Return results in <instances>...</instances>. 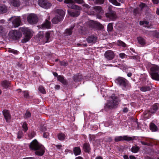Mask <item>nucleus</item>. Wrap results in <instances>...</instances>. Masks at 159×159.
Wrapping results in <instances>:
<instances>
[{"instance_id":"nucleus-1","label":"nucleus","mask_w":159,"mask_h":159,"mask_svg":"<svg viewBox=\"0 0 159 159\" xmlns=\"http://www.w3.org/2000/svg\"><path fill=\"white\" fill-rule=\"evenodd\" d=\"M65 3L68 4L67 7L73 9V10H68V13L70 16L73 17H77L80 14V10H81V8L77 5H75V3L79 4L84 3L83 0H65Z\"/></svg>"},{"instance_id":"nucleus-2","label":"nucleus","mask_w":159,"mask_h":159,"mask_svg":"<svg viewBox=\"0 0 159 159\" xmlns=\"http://www.w3.org/2000/svg\"><path fill=\"white\" fill-rule=\"evenodd\" d=\"M29 147L31 150L35 151V154L36 155L42 156L45 153L44 146L39 143L36 139L30 143Z\"/></svg>"},{"instance_id":"nucleus-3","label":"nucleus","mask_w":159,"mask_h":159,"mask_svg":"<svg viewBox=\"0 0 159 159\" xmlns=\"http://www.w3.org/2000/svg\"><path fill=\"white\" fill-rule=\"evenodd\" d=\"M110 98L111 100L108 101L105 104L104 109L106 111L117 108L120 101V98L114 94H112Z\"/></svg>"},{"instance_id":"nucleus-4","label":"nucleus","mask_w":159,"mask_h":159,"mask_svg":"<svg viewBox=\"0 0 159 159\" xmlns=\"http://www.w3.org/2000/svg\"><path fill=\"white\" fill-rule=\"evenodd\" d=\"M116 84L121 87L124 90H126L128 87L129 82L125 78L120 76L118 77L115 80Z\"/></svg>"},{"instance_id":"nucleus-5","label":"nucleus","mask_w":159,"mask_h":159,"mask_svg":"<svg viewBox=\"0 0 159 159\" xmlns=\"http://www.w3.org/2000/svg\"><path fill=\"white\" fill-rule=\"evenodd\" d=\"M56 12L58 15H56L52 20V23L54 24H57L59 22L62 21L65 15V12L61 9L57 10Z\"/></svg>"},{"instance_id":"nucleus-6","label":"nucleus","mask_w":159,"mask_h":159,"mask_svg":"<svg viewBox=\"0 0 159 159\" xmlns=\"http://www.w3.org/2000/svg\"><path fill=\"white\" fill-rule=\"evenodd\" d=\"M150 74L152 79L159 81V67L156 65L152 66L150 68Z\"/></svg>"},{"instance_id":"nucleus-7","label":"nucleus","mask_w":159,"mask_h":159,"mask_svg":"<svg viewBox=\"0 0 159 159\" xmlns=\"http://www.w3.org/2000/svg\"><path fill=\"white\" fill-rule=\"evenodd\" d=\"M88 26L89 28L100 30L103 28V25L98 22L90 20L87 23Z\"/></svg>"},{"instance_id":"nucleus-8","label":"nucleus","mask_w":159,"mask_h":159,"mask_svg":"<svg viewBox=\"0 0 159 159\" xmlns=\"http://www.w3.org/2000/svg\"><path fill=\"white\" fill-rule=\"evenodd\" d=\"M21 33L19 31L12 30L8 34L9 38L14 40L19 39L22 36Z\"/></svg>"},{"instance_id":"nucleus-9","label":"nucleus","mask_w":159,"mask_h":159,"mask_svg":"<svg viewBox=\"0 0 159 159\" xmlns=\"http://www.w3.org/2000/svg\"><path fill=\"white\" fill-rule=\"evenodd\" d=\"M25 37L22 40L23 43H26L29 41L32 36L31 32L27 28H23L22 30Z\"/></svg>"},{"instance_id":"nucleus-10","label":"nucleus","mask_w":159,"mask_h":159,"mask_svg":"<svg viewBox=\"0 0 159 159\" xmlns=\"http://www.w3.org/2000/svg\"><path fill=\"white\" fill-rule=\"evenodd\" d=\"M105 15L106 18L109 20L115 21L117 18L116 12L111 9H109L108 12Z\"/></svg>"},{"instance_id":"nucleus-11","label":"nucleus","mask_w":159,"mask_h":159,"mask_svg":"<svg viewBox=\"0 0 159 159\" xmlns=\"http://www.w3.org/2000/svg\"><path fill=\"white\" fill-rule=\"evenodd\" d=\"M38 18L37 16L34 14H30L27 17V21L31 24H35L38 21Z\"/></svg>"},{"instance_id":"nucleus-12","label":"nucleus","mask_w":159,"mask_h":159,"mask_svg":"<svg viewBox=\"0 0 159 159\" xmlns=\"http://www.w3.org/2000/svg\"><path fill=\"white\" fill-rule=\"evenodd\" d=\"M134 140V139L130 137H129L127 135H124L123 136H116L115 137L114 140L116 142H117L120 141L124 140L129 141H132Z\"/></svg>"},{"instance_id":"nucleus-13","label":"nucleus","mask_w":159,"mask_h":159,"mask_svg":"<svg viewBox=\"0 0 159 159\" xmlns=\"http://www.w3.org/2000/svg\"><path fill=\"white\" fill-rule=\"evenodd\" d=\"M104 56L107 60L110 61L112 60L114 58L115 54L112 51L108 50L105 52Z\"/></svg>"},{"instance_id":"nucleus-14","label":"nucleus","mask_w":159,"mask_h":159,"mask_svg":"<svg viewBox=\"0 0 159 159\" xmlns=\"http://www.w3.org/2000/svg\"><path fill=\"white\" fill-rule=\"evenodd\" d=\"M39 5L43 8H49L51 6V4L47 0H39Z\"/></svg>"},{"instance_id":"nucleus-15","label":"nucleus","mask_w":159,"mask_h":159,"mask_svg":"<svg viewBox=\"0 0 159 159\" xmlns=\"http://www.w3.org/2000/svg\"><path fill=\"white\" fill-rule=\"evenodd\" d=\"M3 114L7 122H10L11 120V117L9 111L4 110L2 111Z\"/></svg>"},{"instance_id":"nucleus-16","label":"nucleus","mask_w":159,"mask_h":159,"mask_svg":"<svg viewBox=\"0 0 159 159\" xmlns=\"http://www.w3.org/2000/svg\"><path fill=\"white\" fill-rule=\"evenodd\" d=\"M97 37L94 35L89 36L86 39V41L88 43H95L97 41Z\"/></svg>"},{"instance_id":"nucleus-17","label":"nucleus","mask_w":159,"mask_h":159,"mask_svg":"<svg viewBox=\"0 0 159 159\" xmlns=\"http://www.w3.org/2000/svg\"><path fill=\"white\" fill-rule=\"evenodd\" d=\"M74 81L75 82L80 81L83 79L82 75L80 73L74 75L72 77Z\"/></svg>"},{"instance_id":"nucleus-18","label":"nucleus","mask_w":159,"mask_h":159,"mask_svg":"<svg viewBox=\"0 0 159 159\" xmlns=\"http://www.w3.org/2000/svg\"><path fill=\"white\" fill-rule=\"evenodd\" d=\"M51 33L50 31H48L46 32L44 36H43V42L44 43H47L50 42Z\"/></svg>"},{"instance_id":"nucleus-19","label":"nucleus","mask_w":159,"mask_h":159,"mask_svg":"<svg viewBox=\"0 0 159 159\" xmlns=\"http://www.w3.org/2000/svg\"><path fill=\"white\" fill-rule=\"evenodd\" d=\"M83 149L84 152L88 153H90L91 150V147L89 143H85L83 145Z\"/></svg>"},{"instance_id":"nucleus-20","label":"nucleus","mask_w":159,"mask_h":159,"mask_svg":"<svg viewBox=\"0 0 159 159\" xmlns=\"http://www.w3.org/2000/svg\"><path fill=\"white\" fill-rule=\"evenodd\" d=\"M21 19L19 17L15 18L12 21V23L14 27H17L20 25Z\"/></svg>"},{"instance_id":"nucleus-21","label":"nucleus","mask_w":159,"mask_h":159,"mask_svg":"<svg viewBox=\"0 0 159 159\" xmlns=\"http://www.w3.org/2000/svg\"><path fill=\"white\" fill-rule=\"evenodd\" d=\"M57 80L64 85H66L68 84L67 80L64 78L63 75H59L57 77Z\"/></svg>"},{"instance_id":"nucleus-22","label":"nucleus","mask_w":159,"mask_h":159,"mask_svg":"<svg viewBox=\"0 0 159 159\" xmlns=\"http://www.w3.org/2000/svg\"><path fill=\"white\" fill-rule=\"evenodd\" d=\"M159 105L157 103H155L152 106L149 112L152 114L155 113L158 110L159 107Z\"/></svg>"},{"instance_id":"nucleus-23","label":"nucleus","mask_w":159,"mask_h":159,"mask_svg":"<svg viewBox=\"0 0 159 159\" xmlns=\"http://www.w3.org/2000/svg\"><path fill=\"white\" fill-rule=\"evenodd\" d=\"M41 27L43 29H49L51 27V22L47 20H46L45 22L43 24Z\"/></svg>"},{"instance_id":"nucleus-24","label":"nucleus","mask_w":159,"mask_h":159,"mask_svg":"<svg viewBox=\"0 0 159 159\" xmlns=\"http://www.w3.org/2000/svg\"><path fill=\"white\" fill-rule=\"evenodd\" d=\"M1 84L4 88L7 89L10 87L11 83L9 81L5 80L1 81Z\"/></svg>"},{"instance_id":"nucleus-25","label":"nucleus","mask_w":159,"mask_h":159,"mask_svg":"<svg viewBox=\"0 0 159 159\" xmlns=\"http://www.w3.org/2000/svg\"><path fill=\"white\" fill-rule=\"evenodd\" d=\"M75 25L71 26L69 28L66 29L64 32V34L65 35L68 36L72 34V30H73Z\"/></svg>"},{"instance_id":"nucleus-26","label":"nucleus","mask_w":159,"mask_h":159,"mask_svg":"<svg viewBox=\"0 0 159 159\" xmlns=\"http://www.w3.org/2000/svg\"><path fill=\"white\" fill-rule=\"evenodd\" d=\"M93 8L98 14H102L103 13V10L100 6H95Z\"/></svg>"},{"instance_id":"nucleus-27","label":"nucleus","mask_w":159,"mask_h":159,"mask_svg":"<svg viewBox=\"0 0 159 159\" xmlns=\"http://www.w3.org/2000/svg\"><path fill=\"white\" fill-rule=\"evenodd\" d=\"M10 2L11 5L15 7H19L20 4L19 0H11Z\"/></svg>"},{"instance_id":"nucleus-28","label":"nucleus","mask_w":159,"mask_h":159,"mask_svg":"<svg viewBox=\"0 0 159 159\" xmlns=\"http://www.w3.org/2000/svg\"><path fill=\"white\" fill-rule=\"evenodd\" d=\"M73 151L74 155L75 156H77L80 154L81 150L80 147H77L73 148Z\"/></svg>"},{"instance_id":"nucleus-29","label":"nucleus","mask_w":159,"mask_h":159,"mask_svg":"<svg viewBox=\"0 0 159 159\" xmlns=\"http://www.w3.org/2000/svg\"><path fill=\"white\" fill-rule=\"evenodd\" d=\"M139 88L141 91L143 92L149 91L151 89L150 87L148 85H144L140 87Z\"/></svg>"},{"instance_id":"nucleus-30","label":"nucleus","mask_w":159,"mask_h":159,"mask_svg":"<svg viewBox=\"0 0 159 159\" xmlns=\"http://www.w3.org/2000/svg\"><path fill=\"white\" fill-rule=\"evenodd\" d=\"M150 129L152 132H156L158 130L157 126L154 124V123L151 122L150 125Z\"/></svg>"},{"instance_id":"nucleus-31","label":"nucleus","mask_w":159,"mask_h":159,"mask_svg":"<svg viewBox=\"0 0 159 159\" xmlns=\"http://www.w3.org/2000/svg\"><path fill=\"white\" fill-rule=\"evenodd\" d=\"M137 39L139 43L142 45H144L146 44V41L145 39L142 37H138Z\"/></svg>"},{"instance_id":"nucleus-32","label":"nucleus","mask_w":159,"mask_h":159,"mask_svg":"<svg viewBox=\"0 0 159 159\" xmlns=\"http://www.w3.org/2000/svg\"><path fill=\"white\" fill-rule=\"evenodd\" d=\"M140 148L137 146H133L131 149V151L134 153H136L139 151Z\"/></svg>"},{"instance_id":"nucleus-33","label":"nucleus","mask_w":159,"mask_h":159,"mask_svg":"<svg viewBox=\"0 0 159 159\" xmlns=\"http://www.w3.org/2000/svg\"><path fill=\"white\" fill-rule=\"evenodd\" d=\"M7 9L5 5L0 6V14H3L6 12Z\"/></svg>"},{"instance_id":"nucleus-34","label":"nucleus","mask_w":159,"mask_h":159,"mask_svg":"<svg viewBox=\"0 0 159 159\" xmlns=\"http://www.w3.org/2000/svg\"><path fill=\"white\" fill-rule=\"evenodd\" d=\"M117 45L119 46L123 47H125L126 46V44L124 42L120 40H119L117 41Z\"/></svg>"},{"instance_id":"nucleus-35","label":"nucleus","mask_w":159,"mask_h":159,"mask_svg":"<svg viewBox=\"0 0 159 159\" xmlns=\"http://www.w3.org/2000/svg\"><path fill=\"white\" fill-rule=\"evenodd\" d=\"M58 138L60 140H64L65 138V135L62 133H60L58 134Z\"/></svg>"},{"instance_id":"nucleus-36","label":"nucleus","mask_w":159,"mask_h":159,"mask_svg":"<svg viewBox=\"0 0 159 159\" xmlns=\"http://www.w3.org/2000/svg\"><path fill=\"white\" fill-rule=\"evenodd\" d=\"M113 29V23H109L107 26V30L108 32H111Z\"/></svg>"},{"instance_id":"nucleus-37","label":"nucleus","mask_w":159,"mask_h":159,"mask_svg":"<svg viewBox=\"0 0 159 159\" xmlns=\"http://www.w3.org/2000/svg\"><path fill=\"white\" fill-rule=\"evenodd\" d=\"M22 127L23 129L24 132L25 133L26 132L28 129V127L27 126V124L25 122L23 123L22 125Z\"/></svg>"},{"instance_id":"nucleus-38","label":"nucleus","mask_w":159,"mask_h":159,"mask_svg":"<svg viewBox=\"0 0 159 159\" xmlns=\"http://www.w3.org/2000/svg\"><path fill=\"white\" fill-rule=\"evenodd\" d=\"M40 92L43 94H44L46 93L45 90L43 87L42 86H40L38 88Z\"/></svg>"},{"instance_id":"nucleus-39","label":"nucleus","mask_w":159,"mask_h":159,"mask_svg":"<svg viewBox=\"0 0 159 159\" xmlns=\"http://www.w3.org/2000/svg\"><path fill=\"white\" fill-rule=\"evenodd\" d=\"M110 2H111L113 4L117 6H120V4L116 0H109Z\"/></svg>"},{"instance_id":"nucleus-40","label":"nucleus","mask_w":159,"mask_h":159,"mask_svg":"<svg viewBox=\"0 0 159 159\" xmlns=\"http://www.w3.org/2000/svg\"><path fill=\"white\" fill-rule=\"evenodd\" d=\"M60 65L64 66H67L68 65V62L67 61L63 60L62 61H60Z\"/></svg>"},{"instance_id":"nucleus-41","label":"nucleus","mask_w":159,"mask_h":159,"mask_svg":"<svg viewBox=\"0 0 159 159\" xmlns=\"http://www.w3.org/2000/svg\"><path fill=\"white\" fill-rule=\"evenodd\" d=\"M36 134L35 132L34 131H32L28 134V136L30 139H31L34 137Z\"/></svg>"},{"instance_id":"nucleus-42","label":"nucleus","mask_w":159,"mask_h":159,"mask_svg":"<svg viewBox=\"0 0 159 159\" xmlns=\"http://www.w3.org/2000/svg\"><path fill=\"white\" fill-rule=\"evenodd\" d=\"M139 10L138 8H135L133 10V14L135 16H138L139 14Z\"/></svg>"},{"instance_id":"nucleus-43","label":"nucleus","mask_w":159,"mask_h":159,"mask_svg":"<svg viewBox=\"0 0 159 159\" xmlns=\"http://www.w3.org/2000/svg\"><path fill=\"white\" fill-rule=\"evenodd\" d=\"M8 52H9L12 53L14 54H17L19 52L18 51L12 49H9Z\"/></svg>"},{"instance_id":"nucleus-44","label":"nucleus","mask_w":159,"mask_h":159,"mask_svg":"<svg viewBox=\"0 0 159 159\" xmlns=\"http://www.w3.org/2000/svg\"><path fill=\"white\" fill-rule=\"evenodd\" d=\"M31 116V113L29 111H26L25 114V118H27L30 117Z\"/></svg>"},{"instance_id":"nucleus-45","label":"nucleus","mask_w":159,"mask_h":159,"mask_svg":"<svg viewBox=\"0 0 159 159\" xmlns=\"http://www.w3.org/2000/svg\"><path fill=\"white\" fill-rule=\"evenodd\" d=\"M23 136V133L22 131H19L17 134V138L19 139H20Z\"/></svg>"},{"instance_id":"nucleus-46","label":"nucleus","mask_w":159,"mask_h":159,"mask_svg":"<svg viewBox=\"0 0 159 159\" xmlns=\"http://www.w3.org/2000/svg\"><path fill=\"white\" fill-rule=\"evenodd\" d=\"M153 36L159 39V32L156 31H154L153 33Z\"/></svg>"},{"instance_id":"nucleus-47","label":"nucleus","mask_w":159,"mask_h":159,"mask_svg":"<svg viewBox=\"0 0 159 159\" xmlns=\"http://www.w3.org/2000/svg\"><path fill=\"white\" fill-rule=\"evenodd\" d=\"M5 30V29L2 25H0V34H3Z\"/></svg>"},{"instance_id":"nucleus-48","label":"nucleus","mask_w":159,"mask_h":159,"mask_svg":"<svg viewBox=\"0 0 159 159\" xmlns=\"http://www.w3.org/2000/svg\"><path fill=\"white\" fill-rule=\"evenodd\" d=\"M40 131L42 132H44L47 130L46 127L44 125L40 127Z\"/></svg>"},{"instance_id":"nucleus-49","label":"nucleus","mask_w":159,"mask_h":159,"mask_svg":"<svg viewBox=\"0 0 159 159\" xmlns=\"http://www.w3.org/2000/svg\"><path fill=\"white\" fill-rule=\"evenodd\" d=\"M89 139L90 141L94 140L95 139V135H91L90 134H89Z\"/></svg>"},{"instance_id":"nucleus-50","label":"nucleus","mask_w":159,"mask_h":159,"mask_svg":"<svg viewBox=\"0 0 159 159\" xmlns=\"http://www.w3.org/2000/svg\"><path fill=\"white\" fill-rule=\"evenodd\" d=\"M112 141V139L111 137H109L105 139V141L107 142H110Z\"/></svg>"},{"instance_id":"nucleus-51","label":"nucleus","mask_w":159,"mask_h":159,"mask_svg":"<svg viewBox=\"0 0 159 159\" xmlns=\"http://www.w3.org/2000/svg\"><path fill=\"white\" fill-rule=\"evenodd\" d=\"M104 0H96V2L99 4H103L104 2Z\"/></svg>"},{"instance_id":"nucleus-52","label":"nucleus","mask_w":159,"mask_h":159,"mask_svg":"<svg viewBox=\"0 0 159 159\" xmlns=\"http://www.w3.org/2000/svg\"><path fill=\"white\" fill-rule=\"evenodd\" d=\"M24 97L27 98L29 96V92L27 91H24L23 92Z\"/></svg>"},{"instance_id":"nucleus-53","label":"nucleus","mask_w":159,"mask_h":159,"mask_svg":"<svg viewBox=\"0 0 159 159\" xmlns=\"http://www.w3.org/2000/svg\"><path fill=\"white\" fill-rule=\"evenodd\" d=\"M126 56L125 54L124 53H121L119 54L120 57L122 59L124 58Z\"/></svg>"},{"instance_id":"nucleus-54","label":"nucleus","mask_w":159,"mask_h":159,"mask_svg":"<svg viewBox=\"0 0 159 159\" xmlns=\"http://www.w3.org/2000/svg\"><path fill=\"white\" fill-rule=\"evenodd\" d=\"M49 135V133L48 132H44L43 133V136L44 138H47Z\"/></svg>"},{"instance_id":"nucleus-55","label":"nucleus","mask_w":159,"mask_h":159,"mask_svg":"<svg viewBox=\"0 0 159 159\" xmlns=\"http://www.w3.org/2000/svg\"><path fill=\"white\" fill-rule=\"evenodd\" d=\"M146 6L145 4L143 3H142L139 5V7L141 8V9L143 8Z\"/></svg>"},{"instance_id":"nucleus-56","label":"nucleus","mask_w":159,"mask_h":159,"mask_svg":"<svg viewBox=\"0 0 159 159\" xmlns=\"http://www.w3.org/2000/svg\"><path fill=\"white\" fill-rule=\"evenodd\" d=\"M83 6L84 7H86V8H87V9L90 8V6H89L88 4H85V3H84L83 5Z\"/></svg>"},{"instance_id":"nucleus-57","label":"nucleus","mask_w":159,"mask_h":159,"mask_svg":"<svg viewBox=\"0 0 159 159\" xmlns=\"http://www.w3.org/2000/svg\"><path fill=\"white\" fill-rule=\"evenodd\" d=\"M153 3L155 4H157L159 2V0H152Z\"/></svg>"},{"instance_id":"nucleus-58","label":"nucleus","mask_w":159,"mask_h":159,"mask_svg":"<svg viewBox=\"0 0 159 159\" xmlns=\"http://www.w3.org/2000/svg\"><path fill=\"white\" fill-rule=\"evenodd\" d=\"M128 111L129 109L127 107H124L123 109V111L124 113H126Z\"/></svg>"},{"instance_id":"nucleus-59","label":"nucleus","mask_w":159,"mask_h":159,"mask_svg":"<svg viewBox=\"0 0 159 159\" xmlns=\"http://www.w3.org/2000/svg\"><path fill=\"white\" fill-rule=\"evenodd\" d=\"M60 86L59 85H58V84H57V85H55V89L58 90V89H60Z\"/></svg>"},{"instance_id":"nucleus-60","label":"nucleus","mask_w":159,"mask_h":159,"mask_svg":"<svg viewBox=\"0 0 159 159\" xmlns=\"http://www.w3.org/2000/svg\"><path fill=\"white\" fill-rule=\"evenodd\" d=\"M55 146L58 149H60L62 147V146L61 145H55Z\"/></svg>"},{"instance_id":"nucleus-61","label":"nucleus","mask_w":159,"mask_h":159,"mask_svg":"<svg viewBox=\"0 0 159 159\" xmlns=\"http://www.w3.org/2000/svg\"><path fill=\"white\" fill-rule=\"evenodd\" d=\"M53 74L55 77H57H57L58 75L57 73L56 72H53Z\"/></svg>"},{"instance_id":"nucleus-62","label":"nucleus","mask_w":159,"mask_h":159,"mask_svg":"<svg viewBox=\"0 0 159 159\" xmlns=\"http://www.w3.org/2000/svg\"><path fill=\"white\" fill-rule=\"evenodd\" d=\"M140 142H141V143L143 145H148L147 143L144 141H141Z\"/></svg>"},{"instance_id":"nucleus-63","label":"nucleus","mask_w":159,"mask_h":159,"mask_svg":"<svg viewBox=\"0 0 159 159\" xmlns=\"http://www.w3.org/2000/svg\"><path fill=\"white\" fill-rule=\"evenodd\" d=\"M23 159H35V158L33 157H26L24 158Z\"/></svg>"},{"instance_id":"nucleus-64","label":"nucleus","mask_w":159,"mask_h":159,"mask_svg":"<svg viewBox=\"0 0 159 159\" xmlns=\"http://www.w3.org/2000/svg\"><path fill=\"white\" fill-rule=\"evenodd\" d=\"M130 159H136V157L133 155H130L129 156Z\"/></svg>"}]
</instances>
